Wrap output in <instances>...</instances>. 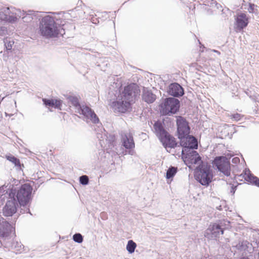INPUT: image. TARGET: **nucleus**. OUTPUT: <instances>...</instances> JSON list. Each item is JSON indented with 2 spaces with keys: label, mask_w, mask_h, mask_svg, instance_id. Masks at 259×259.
Segmentation results:
<instances>
[{
  "label": "nucleus",
  "mask_w": 259,
  "mask_h": 259,
  "mask_svg": "<svg viewBox=\"0 0 259 259\" xmlns=\"http://www.w3.org/2000/svg\"><path fill=\"white\" fill-rule=\"evenodd\" d=\"M139 87L135 83L127 85L120 93L116 101L113 102L112 107L114 112L125 113L131 108V105L137 96L140 95Z\"/></svg>",
  "instance_id": "f257e3e1"
},
{
  "label": "nucleus",
  "mask_w": 259,
  "mask_h": 259,
  "mask_svg": "<svg viewBox=\"0 0 259 259\" xmlns=\"http://www.w3.org/2000/svg\"><path fill=\"white\" fill-rule=\"evenodd\" d=\"M39 33L46 38H52L63 35L65 32L62 27L57 24L53 17L46 16L40 20L39 24Z\"/></svg>",
  "instance_id": "f03ea898"
},
{
  "label": "nucleus",
  "mask_w": 259,
  "mask_h": 259,
  "mask_svg": "<svg viewBox=\"0 0 259 259\" xmlns=\"http://www.w3.org/2000/svg\"><path fill=\"white\" fill-rule=\"evenodd\" d=\"M69 103L74 107L76 112L83 115L87 121H91L93 123H98L99 119L95 112L87 105H80L78 98L74 96H69L67 98Z\"/></svg>",
  "instance_id": "7ed1b4c3"
},
{
  "label": "nucleus",
  "mask_w": 259,
  "mask_h": 259,
  "mask_svg": "<svg viewBox=\"0 0 259 259\" xmlns=\"http://www.w3.org/2000/svg\"><path fill=\"white\" fill-rule=\"evenodd\" d=\"M32 188L29 184H24L16 190L15 196L21 206H25L31 199Z\"/></svg>",
  "instance_id": "20e7f679"
},
{
  "label": "nucleus",
  "mask_w": 259,
  "mask_h": 259,
  "mask_svg": "<svg viewBox=\"0 0 259 259\" xmlns=\"http://www.w3.org/2000/svg\"><path fill=\"white\" fill-rule=\"evenodd\" d=\"M180 107L178 99L170 97L164 99L160 105V112L162 115H170L176 113Z\"/></svg>",
  "instance_id": "39448f33"
},
{
  "label": "nucleus",
  "mask_w": 259,
  "mask_h": 259,
  "mask_svg": "<svg viewBox=\"0 0 259 259\" xmlns=\"http://www.w3.org/2000/svg\"><path fill=\"white\" fill-rule=\"evenodd\" d=\"M223 223L211 224L205 231L204 236L209 239L219 237L224 233Z\"/></svg>",
  "instance_id": "423d86ee"
},
{
  "label": "nucleus",
  "mask_w": 259,
  "mask_h": 259,
  "mask_svg": "<svg viewBox=\"0 0 259 259\" xmlns=\"http://www.w3.org/2000/svg\"><path fill=\"white\" fill-rule=\"evenodd\" d=\"M213 164L225 176H229L230 175V163L226 157H217L214 159Z\"/></svg>",
  "instance_id": "0eeeda50"
},
{
  "label": "nucleus",
  "mask_w": 259,
  "mask_h": 259,
  "mask_svg": "<svg viewBox=\"0 0 259 259\" xmlns=\"http://www.w3.org/2000/svg\"><path fill=\"white\" fill-rule=\"evenodd\" d=\"M213 175L208 167L201 168L196 175V180L202 185L207 186L211 182Z\"/></svg>",
  "instance_id": "6e6552de"
},
{
  "label": "nucleus",
  "mask_w": 259,
  "mask_h": 259,
  "mask_svg": "<svg viewBox=\"0 0 259 259\" xmlns=\"http://www.w3.org/2000/svg\"><path fill=\"white\" fill-rule=\"evenodd\" d=\"M177 133L180 139L187 136L190 134V128L188 122L182 116L177 118Z\"/></svg>",
  "instance_id": "1a4fd4ad"
},
{
  "label": "nucleus",
  "mask_w": 259,
  "mask_h": 259,
  "mask_svg": "<svg viewBox=\"0 0 259 259\" xmlns=\"http://www.w3.org/2000/svg\"><path fill=\"white\" fill-rule=\"evenodd\" d=\"M181 145L183 147L182 153L183 154L184 151L187 150L188 149H197L198 143L197 141L194 137L190 136L185 137L180 139Z\"/></svg>",
  "instance_id": "9d476101"
},
{
  "label": "nucleus",
  "mask_w": 259,
  "mask_h": 259,
  "mask_svg": "<svg viewBox=\"0 0 259 259\" xmlns=\"http://www.w3.org/2000/svg\"><path fill=\"white\" fill-rule=\"evenodd\" d=\"M16 189L10 186H3L0 187V201H4L5 199H12L15 197Z\"/></svg>",
  "instance_id": "9b49d317"
},
{
  "label": "nucleus",
  "mask_w": 259,
  "mask_h": 259,
  "mask_svg": "<svg viewBox=\"0 0 259 259\" xmlns=\"http://www.w3.org/2000/svg\"><path fill=\"white\" fill-rule=\"evenodd\" d=\"M18 206L15 197L12 199L8 200L3 209V213L7 217L12 216L16 212Z\"/></svg>",
  "instance_id": "f8f14e48"
},
{
  "label": "nucleus",
  "mask_w": 259,
  "mask_h": 259,
  "mask_svg": "<svg viewBox=\"0 0 259 259\" xmlns=\"http://www.w3.org/2000/svg\"><path fill=\"white\" fill-rule=\"evenodd\" d=\"M121 142L126 149H133L135 147L132 134L130 132H123L121 133Z\"/></svg>",
  "instance_id": "ddd939ff"
},
{
  "label": "nucleus",
  "mask_w": 259,
  "mask_h": 259,
  "mask_svg": "<svg viewBox=\"0 0 259 259\" xmlns=\"http://www.w3.org/2000/svg\"><path fill=\"white\" fill-rule=\"evenodd\" d=\"M15 228L8 222H5L0 228V237L8 238L12 234H15Z\"/></svg>",
  "instance_id": "4468645a"
},
{
  "label": "nucleus",
  "mask_w": 259,
  "mask_h": 259,
  "mask_svg": "<svg viewBox=\"0 0 259 259\" xmlns=\"http://www.w3.org/2000/svg\"><path fill=\"white\" fill-rule=\"evenodd\" d=\"M159 140L166 149L168 148H174L177 145L175 139L168 133Z\"/></svg>",
  "instance_id": "2eb2a0df"
},
{
  "label": "nucleus",
  "mask_w": 259,
  "mask_h": 259,
  "mask_svg": "<svg viewBox=\"0 0 259 259\" xmlns=\"http://www.w3.org/2000/svg\"><path fill=\"white\" fill-rule=\"evenodd\" d=\"M168 94L174 97L182 96L184 94L182 87L177 83H173L169 85L167 91Z\"/></svg>",
  "instance_id": "dca6fc26"
},
{
  "label": "nucleus",
  "mask_w": 259,
  "mask_h": 259,
  "mask_svg": "<svg viewBox=\"0 0 259 259\" xmlns=\"http://www.w3.org/2000/svg\"><path fill=\"white\" fill-rule=\"evenodd\" d=\"M236 23L237 28L241 30L245 28L248 23V18L244 13H239L236 18Z\"/></svg>",
  "instance_id": "f3484780"
},
{
  "label": "nucleus",
  "mask_w": 259,
  "mask_h": 259,
  "mask_svg": "<svg viewBox=\"0 0 259 259\" xmlns=\"http://www.w3.org/2000/svg\"><path fill=\"white\" fill-rule=\"evenodd\" d=\"M11 10L9 8H4L0 10V21L14 23L15 18L11 17Z\"/></svg>",
  "instance_id": "a211bd4d"
},
{
  "label": "nucleus",
  "mask_w": 259,
  "mask_h": 259,
  "mask_svg": "<svg viewBox=\"0 0 259 259\" xmlns=\"http://www.w3.org/2000/svg\"><path fill=\"white\" fill-rule=\"evenodd\" d=\"M241 176H242L246 181L259 187V179L252 175L249 169H245Z\"/></svg>",
  "instance_id": "6ab92c4d"
},
{
  "label": "nucleus",
  "mask_w": 259,
  "mask_h": 259,
  "mask_svg": "<svg viewBox=\"0 0 259 259\" xmlns=\"http://www.w3.org/2000/svg\"><path fill=\"white\" fill-rule=\"evenodd\" d=\"M154 129L156 136L159 139L167 133L163 128L162 123L160 121H157L154 123Z\"/></svg>",
  "instance_id": "aec40b11"
},
{
  "label": "nucleus",
  "mask_w": 259,
  "mask_h": 259,
  "mask_svg": "<svg viewBox=\"0 0 259 259\" xmlns=\"http://www.w3.org/2000/svg\"><path fill=\"white\" fill-rule=\"evenodd\" d=\"M156 99L155 95H154L151 92L144 90L143 93V99L148 103H153Z\"/></svg>",
  "instance_id": "412c9836"
},
{
  "label": "nucleus",
  "mask_w": 259,
  "mask_h": 259,
  "mask_svg": "<svg viewBox=\"0 0 259 259\" xmlns=\"http://www.w3.org/2000/svg\"><path fill=\"white\" fill-rule=\"evenodd\" d=\"M25 14V13L24 11H21L19 9L11 8V17L15 18L14 20V22H16L18 18H22V17L24 16Z\"/></svg>",
  "instance_id": "4be33fe9"
},
{
  "label": "nucleus",
  "mask_w": 259,
  "mask_h": 259,
  "mask_svg": "<svg viewBox=\"0 0 259 259\" xmlns=\"http://www.w3.org/2000/svg\"><path fill=\"white\" fill-rule=\"evenodd\" d=\"M190 160L192 164H200L201 162V158L196 151H192L191 153Z\"/></svg>",
  "instance_id": "5701e85b"
},
{
  "label": "nucleus",
  "mask_w": 259,
  "mask_h": 259,
  "mask_svg": "<svg viewBox=\"0 0 259 259\" xmlns=\"http://www.w3.org/2000/svg\"><path fill=\"white\" fill-rule=\"evenodd\" d=\"M12 247L15 249L19 253L26 250V249L24 248V245L22 244L21 242L18 241L13 242Z\"/></svg>",
  "instance_id": "b1692460"
},
{
  "label": "nucleus",
  "mask_w": 259,
  "mask_h": 259,
  "mask_svg": "<svg viewBox=\"0 0 259 259\" xmlns=\"http://www.w3.org/2000/svg\"><path fill=\"white\" fill-rule=\"evenodd\" d=\"M137 245L133 240L128 241L126 249L130 253H132L135 251Z\"/></svg>",
  "instance_id": "393cba45"
},
{
  "label": "nucleus",
  "mask_w": 259,
  "mask_h": 259,
  "mask_svg": "<svg viewBox=\"0 0 259 259\" xmlns=\"http://www.w3.org/2000/svg\"><path fill=\"white\" fill-rule=\"evenodd\" d=\"M176 172H177V168H176L175 167H172V166L169 167L166 172V178L170 179V178L173 177L175 175Z\"/></svg>",
  "instance_id": "a878e982"
},
{
  "label": "nucleus",
  "mask_w": 259,
  "mask_h": 259,
  "mask_svg": "<svg viewBox=\"0 0 259 259\" xmlns=\"http://www.w3.org/2000/svg\"><path fill=\"white\" fill-rule=\"evenodd\" d=\"M7 159L12 163L15 164V166H20V160L12 155L7 156Z\"/></svg>",
  "instance_id": "bb28decb"
},
{
  "label": "nucleus",
  "mask_w": 259,
  "mask_h": 259,
  "mask_svg": "<svg viewBox=\"0 0 259 259\" xmlns=\"http://www.w3.org/2000/svg\"><path fill=\"white\" fill-rule=\"evenodd\" d=\"M22 19L25 22H31L33 19L32 12L28 11V13L25 14L24 16L22 17Z\"/></svg>",
  "instance_id": "cd10ccee"
},
{
  "label": "nucleus",
  "mask_w": 259,
  "mask_h": 259,
  "mask_svg": "<svg viewBox=\"0 0 259 259\" xmlns=\"http://www.w3.org/2000/svg\"><path fill=\"white\" fill-rule=\"evenodd\" d=\"M4 42L7 50H11L12 48V46L14 45V41L11 40L9 38H6L4 39Z\"/></svg>",
  "instance_id": "c85d7f7f"
},
{
  "label": "nucleus",
  "mask_w": 259,
  "mask_h": 259,
  "mask_svg": "<svg viewBox=\"0 0 259 259\" xmlns=\"http://www.w3.org/2000/svg\"><path fill=\"white\" fill-rule=\"evenodd\" d=\"M73 240L78 243H80L83 241L82 235L79 233H76L73 236Z\"/></svg>",
  "instance_id": "c756f323"
},
{
  "label": "nucleus",
  "mask_w": 259,
  "mask_h": 259,
  "mask_svg": "<svg viewBox=\"0 0 259 259\" xmlns=\"http://www.w3.org/2000/svg\"><path fill=\"white\" fill-rule=\"evenodd\" d=\"M79 182L83 185H86L89 183V178L86 175H83L79 177Z\"/></svg>",
  "instance_id": "7c9ffc66"
},
{
  "label": "nucleus",
  "mask_w": 259,
  "mask_h": 259,
  "mask_svg": "<svg viewBox=\"0 0 259 259\" xmlns=\"http://www.w3.org/2000/svg\"><path fill=\"white\" fill-rule=\"evenodd\" d=\"M42 101L46 106L53 107V99H42Z\"/></svg>",
  "instance_id": "2f4dec72"
},
{
  "label": "nucleus",
  "mask_w": 259,
  "mask_h": 259,
  "mask_svg": "<svg viewBox=\"0 0 259 259\" xmlns=\"http://www.w3.org/2000/svg\"><path fill=\"white\" fill-rule=\"evenodd\" d=\"M102 128H101V131L102 132L101 134L98 132L97 133V137L100 140L104 141V138L107 137V135L104 130H103V133H102Z\"/></svg>",
  "instance_id": "473e14b6"
},
{
  "label": "nucleus",
  "mask_w": 259,
  "mask_h": 259,
  "mask_svg": "<svg viewBox=\"0 0 259 259\" xmlns=\"http://www.w3.org/2000/svg\"><path fill=\"white\" fill-rule=\"evenodd\" d=\"M53 107H55L57 108H60V106L62 104V101L60 100H54L53 99Z\"/></svg>",
  "instance_id": "72a5a7b5"
},
{
  "label": "nucleus",
  "mask_w": 259,
  "mask_h": 259,
  "mask_svg": "<svg viewBox=\"0 0 259 259\" xmlns=\"http://www.w3.org/2000/svg\"><path fill=\"white\" fill-rule=\"evenodd\" d=\"M231 118L236 121H238L241 119V115L238 113L234 114L231 115Z\"/></svg>",
  "instance_id": "f704fd0d"
},
{
  "label": "nucleus",
  "mask_w": 259,
  "mask_h": 259,
  "mask_svg": "<svg viewBox=\"0 0 259 259\" xmlns=\"http://www.w3.org/2000/svg\"><path fill=\"white\" fill-rule=\"evenodd\" d=\"M223 223V228H224V229H228L230 227V225H229L230 222L229 221L224 220L223 221H221L220 223Z\"/></svg>",
  "instance_id": "c9c22d12"
},
{
  "label": "nucleus",
  "mask_w": 259,
  "mask_h": 259,
  "mask_svg": "<svg viewBox=\"0 0 259 259\" xmlns=\"http://www.w3.org/2000/svg\"><path fill=\"white\" fill-rule=\"evenodd\" d=\"M7 28L5 26L0 27V35H4L7 33Z\"/></svg>",
  "instance_id": "e433bc0d"
},
{
  "label": "nucleus",
  "mask_w": 259,
  "mask_h": 259,
  "mask_svg": "<svg viewBox=\"0 0 259 259\" xmlns=\"http://www.w3.org/2000/svg\"><path fill=\"white\" fill-rule=\"evenodd\" d=\"M239 158L238 157H235L232 159V162L235 163H237L239 162Z\"/></svg>",
  "instance_id": "4c0bfd02"
},
{
  "label": "nucleus",
  "mask_w": 259,
  "mask_h": 259,
  "mask_svg": "<svg viewBox=\"0 0 259 259\" xmlns=\"http://www.w3.org/2000/svg\"><path fill=\"white\" fill-rule=\"evenodd\" d=\"M254 6V5H252V4H250V6H249V8L248 9V11L250 13H251L253 11V7Z\"/></svg>",
  "instance_id": "58836bf2"
},
{
  "label": "nucleus",
  "mask_w": 259,
  "mask_h": 259,
  "mask_svg": "<svg viewBox=\"0 0 259 259\" xmlns=\"http://www.w3.org/2000/svg\"><path fill=\"white\" fill-rule=\"evenodd\" d=\"M210 52L215 53L216 54H218V55H221V53L219 51L215 50H210Z\"/></svg>",
  "instance_id": "ea45409f"
},
{
  "label": "nucleus",
  "mask_w": 259,
  "mask_h": 259,
  "mask_svg": "<svg viewBox=\"0 0 259 259\" xmlns=\"http://www.w3.org/2000/svg\"><path fill=\"white\" fill-rule=\"evenodd\" d=\"M238 245H238H237V247H238V249H240V247H241V245H240V243H239Z\"/></svg>",
  "instance_id": "a19ab883"
},
{
  "label": "nucleus",
  "mask_w": 259,
  "mask_h": 259,
  "mask_svg": "<svg viewBox=\"0 0 259 259\" xmlns=\"http://www.w3.org/2000/svg\"><path fill=\"white\" fill-rule=\"evenodd\" d=\"M111 139L113 141V139H114L113 137H112Z\"/></svg>",
  "instance_id": "79ce46f5"
}]
</instances>
